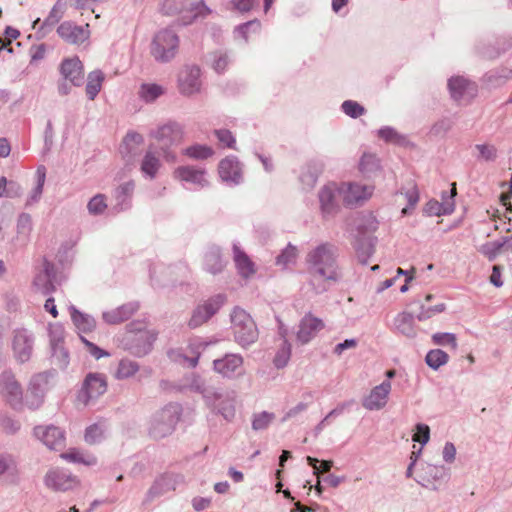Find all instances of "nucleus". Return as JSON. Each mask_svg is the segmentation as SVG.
<instances>
[{"instance_id": "64", "label": "nucleus", "mask_w": 512, "mask_h": 512, "mask_svg": "<svg viewBox=\"0 0 512 512\" xmlns=\"http://www.w3.org/2000/svg\"><path fill=\"white\" fill-rule=\"evenodd\" d=\"M452 128V122L448 118L441 119L433 124L430 134L434 136H443Z\"/></svg>"}, {"instance_id": "2", "label": "nucleus", "mask_w": 512, "mask_h": 512, "mask_svg": "<svg viewBox=\"0 0 512 512\" xmlns=\"http://www.w3.org/2000/svg\"><path fill=\"white\" fill-rule=\"evenodd\" d=\"M182 414L178 403H169L156 411L150 418L148 435L154 440L163 439L173 433Z\"/></svg>"}, {"instance_id": "23", "label": "nucleus", "mask_w": 512, "mask_h": 512, "mask_svg": "<svg viewBox=\"0 0 512 512\" xmlns=\"http://www.w3.org/2000/svg\"><path fill=\"white\" fill-rule=\"evenodd\" d=\"M59 36L70 44H81L89 37V31L82 26L66 21L57 28Z\"/></svg>"}, {"instance_id": "54", "label": "nucleus", "mask_w": 512, "mask_h": 512, "mask_svg": "<svg viewBox=\"0 0 512 512\" xmlns=\"http://www.w3.org/2000/svg\"><path fill=\"white\" fill-rule=\"evenodd\" d=\"M260 29L261 22L258 19H254L238 25L235 28V33H238L245 40V42H248V33H258Z\"/></svg>"}, {"instance_id": "43", "label": "nucleus", "mask_w": 512, "mask_h": 512, "mask_svg": "<svg viewBox=\"0 0 512 512\" xmlns=\"http://www.w3.org/2000/svg\"><path fill=\"white\" fill-rule=\"evenodd\" d=\"M139 371V364L130 359H122L118 364L115 376L117 379H127L134 376Z\"/></svg>"}, {"instance_id": "7", "label": "nucleus", "mask_w": 512, "mask_h": 512, "mask_svg": "<svg viewBox=\"0 0 512 512\" xmlns=\"http://www.w3.org/2000/svg\"><path fill=\"white\" fill-rule=\"evenodd\" d=\"M178 46L177 34L173 30L163 29L153 37L150 52L157 62L166 63L175 57Z\"/></svg>"}, {"instance_id": "12", "label": "nucleus", "mask_w": 512, "mask_h": 512, "mask_svg": "<svg viewBox=\"0 0 512 512\" xmlns=\"http://www.w3.org/2000/svg\"><path fill=\"white\" fill-rule=\"evenodd\" d=\"M12 348L17 361L24 363L30 360L32 356V335L26 328L16 329Z\"/></svg>"}, {"instance_id": "31", "label": "nucleus", "mask_w": 512, "mask_h": 512, "mask_svg": "<svg viewBox=\"0 0 512 512\" xmlns=\"http://www.w3.org/2000/svg\"><path fill=\"white\" fill-rule=\"evenodd\" d=\"M71 320L79 332H92L96 327L95 319L86 313L79 311L75 306L69 307Z\"/></svg>"}, {"instance_id": "28", "label": "nucleus", "mask_w": 512, "mask_h": 512, "mask_svg": "<svg viewBox=\"0 0 512 512\" xmlns=\"http://www.w3.org/2000/svg\"><path fill=\"white\" fill-rule=\"evenodd\" d=\"M52 349V362L61 370H64L69 365V352L63 346L62 331L58 335H53L51 338Z\"/></svg>"}, {"instance_id": "4", "label": "nucleus", "mask_w": 512, "mask_h": 512, "mask_svg": "<svg viewBox=\"0 0 512 512\" xmlns=\"http://www.w3.org/2000/svg\"><path fill=\"white\" fill-rule=\"evenodd\" d=\"M231 328L235 341L247 347L257 341L259 332L253 318L242 308L236 307L231 313Z\"/></svg>"}, {"instance_id": "36", "label": "nucleus", "mask_w": 512, "mask_h": 512, "mask_svg": "<svg viewBox=\"0 0 512 512\" xmlns=\"http://www.w3.org/2000/svg\"><path fill=\"white\" fill-rule=\"evenodd\" d=\"M54 376V371H46L34 376V399L39 397L42 400L44 394L52 387L51 380Z\"/></svg>"}, {"instance_id": "47", "label": "nucleus", "mask_w": 512, "mask_h": 512, "mask_svg": "<svg viewBox=\"0 0 512 512\" xmlns=\"http://www.w3.org/2000/svg\"><path fill=\"white\" fill-rule=\"evenodd\" d=\"M359 169L363 173H374L380 169V160L375 154L364 153L360 159Z\"/></svg>"}, {"instance_id": "6", "label": "nucleus", "mask_w": 512, "mask_h": 512, "mask_svg": "<svg viewBox=\"0 0 512 512\" xmlns=\"http://www.w3.org/2000/svg\"><path fill=\"white\" fill-rule=\"evenodd\" d=\"M237 393L232 389L216 387L205 405L215 415L232 422L236 415Z\"/></svg>"}, {"instance_id": "61", "label": "nucleus", "mask_w": 512, "mask_h": 512, "mask_svg": "<svg viewBox=\"0 0 512 512\" xmlns=\"http://www.w3.org/2000/svg\"><path fill=\"white\" fill-rule=\"evenodd\" d=\"M416 432L412 436L414 442H419L422 445L428 443L430 439V428L427 424L418 423L415 426Z\"/></svg>"}, {"instance_id": "25", "label": "nucleus", "mask_w": 512, "mask_h": 512, "mask_svg": "<svg viewBox=\"0 0 512 512\" xmlns=\"http://www.w3.org/2000/svg\"><path fill=\"white\" fill-rule=\"evenodd\" d=\"M242 364L243 358L238 354H226L223 358L213 361L214 370L227 378L233 377Z\"/></svg>"}, {"instance_id": "22", "label": "nucleus", "mask_w": 512, "mask_h": 512, "mask_svg": "<svg viewBox=\"0 0 512 512\" xmlns=\"http://www.w3.org/2000/svg\"><path fill=\"white\" fill-rule=\"evenodd\" d=\"M107 390L106 377L100 373H89L82 386V391L85 393L87 401L89 399L98 398L103 395Z\"/></svg>"}, {"instance_id": "15", "label": "nucleus", "mask_w": 512, "mask_h": 512, "mask_svg": "<svg viewBox=\"0 0 512 512\" xmlns=\"http://www.w3.org/2000/svg\"><path fill=\"white\" fill-rule=\"evenodd\" d=\"M201 70L198 66H188L179 75V90L181 94L190 96L200 91Z\"/></svg>"}, {"instance_id": "53", "label": "nucleus", "mask_w": 512, "mask_h": 512, "mask_svg": "<svg viewBox=\"0 0 512 512\" xmlns=\"http://www.w3.org/2000/svg\"><path fill=\"white\" fill-rule=\"evenodd\" d=\"M107 208L106 197L104 194H96L87 204V209L91 215H101Z\"/></svg>"}, {"instance_id": "57", "label": "nucleus", "mask_w": 512, "mask_h": 512, "mask_svg": "<svg viewBox=\"0 0 512 512\" xmlns=\"http://www.w3.org/2000/svg\"><path fill=\"white\" fill-rule=\"evenodd\" d=\"M104 436L103 428L98 424H92L85 430L84 439L88 444L98 443Z\"/></svg>"}, {"instance_id": "27", "label": "nucleus", "mask_w": 512, "mask_h": 512, "mask_svg": "<svg viewBox=\"0 0 512 512\" xmlns=\"http://www.w3.org/2000/svg\"><path fill=\"white\" fill-rule=\"evenodd\" d=\"M138 309L137 302H129L114 310L104 312L103 319L108 324H119L128 320Z\"/></svg>"}, {"instance_id": "37", "label": "nucleus", "mask_w": 512, "mask_h": 512, "mask_svg": "<svg viewBox=\"0 0 512 512\" xmlns=\"http://www.w3.org/2000/svg\"><path fill=\"white\" fill-rule=\"evenodd\" d=\"M187 388L192 392L201 394L204 402L206 403L207 399L211 396L216 387L207 384L199 375H192L188 379Z\"/></svg>"}, {"instance_id": "24", "label": "nucleus", "mask_w": 512, "mask_h": 512, "mask_svg": "<svg viewBox=\"0 0 512 512\" xmlns=\"http://www.w3.org/2000/svg\"><path fill=\"white\" fill-rule=\"evenodd\" d=\"M174 176L181 181H185L199 187H205L208 185L206 170L203 168H197L190 165L179 166L174 171Z\"/></svg>"}, {"instance_id": "34", "label": "nucleus", "mask_w": 512, "mask_h": 512, "mask_svg": "<svg viewBox=\"0 0 512 512\" xmlns=\"http://www.w3.org/2000/svg\"><path fill=\"white\" fill-rule=\"evenodd\" d=\"M396 330L407 338H414L417 334L414 327V316L407 312L397 315L394 320Z\"/></svg>"}, {"instance_id": "56", "label": "nucleus", "mask_w": 512, "mask_h": 512, "mask_svg": "<svg viewBox=\"0 0 512 512\" xmlns=\"http://www.w3.org/2000/svg\"><path fill=\"white\" fill-rule=\"evenodd\" d=\"M445 309L446 306L444 303H440L431 307H426L424 304H421L420 312L417 314L416 318L419 321H425L432 318L436 314L444 312Z\"/></svg>"}, {"instance_id": "17", "label": "nucleus", "mask_w": 512, "mask_h": 512, "mask_svg": "<svg viewBox=\"0 0 512 512\" xmlns=\"http://www.w3.org/2000/svg\"><path fill=\"white\" fill-rule=\"evenodd\" d=\"M324 328V323L321 319L313 316L311 313L306 314L299 323L297 331V340L301 344H307L311 341L316 334Z\"/></svg>"}, {"instance_id": "62", "label": "nucleus", "mask_w": 512, "mask_h": 512, "mask_svg": "<svg viewBox=\"0 0 512 512\" xmlns=\"http://www.w3.org/2000/svg\"><path fill=\"white\" fill-rule=\"evenodd\" d=\"M403 194L408 202V207L403 208L401 213L403 215H407V214H409V209L414 208L415 205L418 203L419 192H418L417 187L414 185L410 189L406 190Z\"/></svg>"}, {"instance_id": "59", "label": "nucleus", "mask_w": 512, "mask_h": 512, "mask_svg": "<svg viewBox=\"0 0 512 512\" xmlns=\"http://www.w3.org/2000/svg\"><path fill=\"white\" fill-rule=\"evenodd\" d=\"M475 148L479 151V159L487 162H494L497 159V149L494 145L477 144Z\"/></svg>"}, {"instance_id": "13", "label": "nucleus", "mask_w": 512, "mask_h": 512, "mask_svg": "<svg viewBox=\"0 0 512 512\" xmlns=\"http://www.w3.org/2000/svg\"><path fill=\"white\" fill-rule=\"evenodd\" d=\"M181 480V476L173 473H164L155 479L151 487L148 489L145 502H150L154 498L159 497L169 491H174Z\"/></svg>"}, {"instance_id": "40", "label": "nucleus", "mask_w": 512, "mask_h": 512, "mask_svg": "<svg viewBox=\"0 0 512 512\" xmlns=\"http://www.w3.org/2000/svg\"><path fill=\"white\" fill-rule=\"evenodd\" d=\"M65 8V3L61 0H58L46 20L44 21L43 25L40 27L38 33L40 34L39 37H43L45 35L46 30L51 29L54 24H56L63 15Z\"/></svg>"}, {"instance_id": "42", "label": "nucleus", "mask_w": 512, "mask_h": 512, "mask_svg": "<svg viewBox=\"0 0 512 512\" xmlns=\"http://www.w3.org/2000/svg\"><path fill=\"white\" fill-rule=\"evenodd\" d=\"M164 93V88L155 83H143L138 91L139 97L146 103L155 101Z\"/></svg>"}, {"instance_id": "50", "label": "nucleus", "mask_w": 512, "mask_h": 512, "mask_svg": "<svg viewBox=\"0 0 512 512\" xmlns=\"http://www.w3.org/2000/svg\"><path fill=\"white\" fill-rule=\"evenodd\" d=\"M210 58L212 68L219 74L223 73L226 70L230 62L227 52L220 50L211 53Z\"/></svg>"}, {"instance_id": "46", "label": "nucleus", "mask_w": 512, "mask_h": 512, "mask_svg": "<svg viewBox=\"0 0 512 512\" xmlns=\"http://www.w3.org/2000/svg\"><path fill=\"white\" fill-rule=\"evenodd\" d=\"M282 336L284 338L282 345L278 349V351L273 359V363H274L275 367L278 369L285 367L288 364L290 357H291V344L285 338L284 334H282Z\"/></svg>"}, {"instance_id": "51", "label": "nucleus", "mask_w": 512, "mask_h": 512, "mask_svg": "<svg viewBox=\"0 0 512 512\" xmlns=\"http://www.w3.org/2000/svg\"><path fill=\"white\" fill-rule=\"evenodd\" d=\"M297 255V248L288 244V246L276 257V264L287 267L288 265L296 262Z\"/></svg>"}, {"instance_id": "21", "label": "nucleus", "mask_w": 512, "mask_h": 512, "mask_svg": "<svg viewBox=\"0 0 512 512\" xmlns=\"http://www.w3.org/2000/svg\"><path fill=\"white\" fill-rule=\"evenodd\" d=\"M448 88L455 101L462 100L466 95L474 97L477 93V85L462 76L451 77L448 80Z\"/></svg>"}, {"instance_id": "39", "label": "nucleus", "mask_w": 512, "mask_h": 512, "mask_svg": "<svg viewBox=\"0 0 512 512\" xmlns=\"http://www.w3.org/2000/svg\"><path fill=\"white\" fill-rule=\"evenodd\" d=\"M105 79L101 70H94L88 74L86 84V94L90 100H94L101 90L102 83Z\"/></svg>"}, {"instance_id": "29", "label": "nucleus", "mask_w": 512, "mask_h": 512, "mask_svg": "<svg viewBox=\"0 0 512 512\" xmlns=\"http://www.w3.org/2000/svg\"><path fill=\"white\" fill-rule=\"evenodd\" d=\"M336 189L334 185H325L319 191L318 197L321 211L324 217H330L336 214L338 206L335 200Z\"/></svg>"}, {"instance_id": "32", "label": "nucleus", "mask_w": 512, "mask_h": 512, "mask_svg": "<svg viewBox=\"0 0 512 512\" xmlns=\"http://www.w3.org/2000/svg\"><path fill=\"white\" fill-rule=\"evenodd\" d=\"M225 267V263L222 259L221 251L218 247H211L205 253L204 257V268L207 272L215 275Z\"/></svg>"}, {"instance_id": "14", "label": "nucleus", "mask_w": 512, "mask_h": 512, "mask_svg": "<svg viewBox=\"0 0 512 512\" xmlns=\"http://www.w3.org/2000/svg\"><path fill=\"white\" fill-rule=\"evenodd\" d=\"M391 391V382L384 380L380 385L375 386L362 400V406L369 411H376L384 408L388 402Z\"/></svg>"}, {"instance_id": "20", "label": "nucleus", "mask_w": 512, "mask_h": 512, "mask_svg": "<svg viewBox=\"0 0 512 512\" xmlns=\"http://www.w3.org/2000/svg\"><path fill=\"white\" fill-rule=\"evenodd\" d=\"M34 435L37 436L43 444L51 450H57L64 446V432L53 425L34 428Z\"/></svg>"}, {"instance_id": "8", "label": "nucleus", "mask_w": 512, "mask_h": 512, "mask_svg": "<svg viewBox=\"0 0 512 512\" xmlns=\"http://www.w3.org/2000/svg\"><path fill=\"white\" fill-rule=\"evenodd\" d=\"M227 296L225 294H216L202 304H199L192 312V316L188 322L191 329H195L209 321L225 304Z\"/></svg>"}, {"instance_id": "60", "label": "nucleus", "mask_w": 512, "mask_h": 512, "mask_svg": "<svg viewBox=\"0 0 512 512\" xmlns=\"http://www.w3.org/2000/svg\"><path fill=\"white\" fill-rule=\"evenodd\" d=\"M378 136L386 142L400 144L404 137L400 135L394 128L385 126L379 129Z\"/></svg>"}, {"instance_id": "48", "label": "nucleus", "mask_w": 512, "mask_h": 512, "mask_svg": "<svg viewBox=\"0 0 512 512\" xmlns=\"http://www.w3.org/2000/svg\"><path fill=\"white\" fill-rule=\"evenodd\" d=\"M135 184L133 181L125 182L119 185L115 190V199L117 206H120V210H123L124 203L131 198Z\"/></svg>"}, {"instance_id": "33", "label": "nucleus", "mask_w": 512, "mask_h": 512, "mask_svg": "<svg viewBox=\"0 0 512 512\" xmlns=\"http://www.w3.org/2000/svg\"><path fill=\"white\" fill-rule=\"evenodd\" d=\"M233 254L236 267L242 277L248 278L255 273L254 263L236 244L233 245Z\"/></svg>"}, {"instance_id": "58", "label": "nucleus", "mask_w": 512, "mask_h": 512, "mask_svg": "<svg viewBox=\"0 0 512 512\" xmlns=\"http://www.w3.org/2000/svg\"><path fill=\"white\" fill-rule=\"evenodd\" d=\"M341 108L343 112L351 118H358L366 112L362 105L353 100L344 101Z\"/></svg>"}, {"instance_id": "9", "label": "nucleus", "mask_w": 512, "mask_h": 512, "mask_svg": "<svg viewBox=\"0 0 512 512\" xmlns=\"http://www.w3.org/2000/svg\"><path fill=\"white\" fill-rule=\"evenodd\" d=\"M44 481L48 488L62 492L74 490L81 484V481L77 476L61 468L49 470Z\"/></svg>"}, {"instance_id": "19", "label": "nucleus", "mask_w": 512, "mask_h": 512, "mask_svg": "<svg viewBox=\"0 0 512 512\" xmlns=\"http://www.w3.org/2000/svg\"><path fill=\"white\" fill-rule=\"evenodd\" d=\"M156 336L154 332L139 330V332L131 338L128 350L134 356L143 357L152 350Z\"/></svg>"}, {"instance_id": "41", "label": "nucleus", "mask_w": 512, "mask_h": 512, "mask_svg": "<svg viewBox=\"0 0 512 512\" xmlns=\"http://www.w3.org/2000/svg\"><path fill=\"white\" fill-rule=\"evenodd\" d=\"M454 210V203L445 200L443 203L437 200H430L424 207V212L428 216H440L452 213Z\"/></svg>"}, {"instance_id": "1", "label": "nucleus", "mask_w": 512, "mask_h": 512, "mask_svg": "<svg viewBox=\"0 0 512 512\" xmlns=\"http://www.w3.org/2000/svg\"><path fill=\"white\" fill-rule=\"evenodd\" d=\"M338 256V248L330 242L321 243L306 254L308 285L315 294L327 292L341 280Z\"/></svg>"}, {"instance_id": "3", "label": "nucleus", "mask_w": 512, "mask_h": 512, "mask_svg": "<svg viewBox=\"0 0 512 512\" xmlns=\"http://www.w3.org/2000/svg\"><path fill=\"white\" fill-rule=\"evenodd\" d=\"M163 15L173 16L183 14L182 22L184 25L191 24L198 17H206L211 10L203 1L190 2L188 0H164L160 7Z\"/></svg>"}, {"instance_id": "16", "label": "nucleus", "mask_w": 512, "mask_h": 512, "mask_svg": "<svg viewBox=\"0 0 512 512\" xmlns=\"http://www.w3.org/2000/svg\"><path fill=\"white\" fill-rule=\"evenodd\" d=\"M63 80L74 86H81L84 81V68L78 57L64 59L60 65Z\"/></svg>"}, {"instance_id": "10", "label": "nucleus", "mask_w": 512, "mask_h": 512, "mask_svg": "<svg viewBox=\"0 0 512 512\" xmlns=\"http://www.w3.org/2000/svg\"><path fill=\"white\" fill-rule=\"evenodd\" d=\"M0 391L7 403L15 410L22 407V389L10 371L0 374Z\"/></svg>"}, {"instance_id": "26", "label": "nucleus", "mask_w": 512, "mask_h": 512, "mask_svg": "<svg viewBox=\"0 0 512 512\" xmlns=\"http://www.w3.org/2000/svg\"><path fill=\"white\" fill-rule=\"evenodd\" d=\"M324 164L319 160H312L308 162L300 173L299 179L306 190L312 189L320 174L323 172Z\"/></svg>"}, {"instance_id": "55", "label": "nucleus", "mask_w": 512, "mask_h": 512, "mask_svg": "<svg viewBox=\"0 0 512 512\" xmlns=\"http://www.w3.org/2000/svg\"><path fill=\"white\" fill-rule=\"evenodd\" d=\"M432 341L435 345L439 346L449 345L453 350H456L458 347L456 335L453 333H435L432 335Z\"/></svg>"}, {"instance_id": "49", "label": "nucleus", "mask_w": 512, "mask_h": 512, "mask_svg": "<svg viewBox=\"0 0 512 512\" xmlns=\"http://www.w3.org/2000/svg\"><path fill=\"white\" fill-rule=\"evenodd\" d=\"M509 239L507 237H503L499 240L488 242L482 247V252L485 254L490 261L494 260L496 256L499 254L500 250L508 244Z\"/></svg>"}, {"instance_id": "38", "label": "nucleus", "mask_w": 512, "mask_h": 512, "mask_svg": "<svg viewBox=\"0 0 512 512\" xmlns=\"http://www.w3.org/2000/svg\"><path fill=\"white\" fill-rule=\"evenodd\" d=\"M161 167V162L151 150L147 151L141 162V172L149 179H154Z\"/></svg>"}, {"instance_id": "11", "label": "nucleus", "mask_w": 512, "mask_h": 512, "mask_svg": "<svg viewBox=\"0 0 512 512\" xmlns=\"http://www.w3.org/2000/svg\"><path fill=\"white\" fill-rule=\"evenodd\" d=\"M337 191L342 195L343 203L353 207L366 201L372 195L373 187L359 183H342Z\"/></svg>"}, {"instance_id": "52", "label": "nucleus", "mask_w": 512, "mask_h": 512, "mask_svg": "<svg viewBox=\"0 0 512 512\" xmlns=\"http://www.w3.org/2000/svg\"><path fill=\"white\" fill-rule=\"evenodd\" d=\"M275 415L270 412H260L255 413L252 419V429L255 431H260L266 429L269 424L274 420Z\"/></svg>"}, {"instance_id": "35", "label": "nucleus", "mask_w": 512, "mask_h": 512, "mask_svg": "<svg viewBox=\"0 0 512 512\" xmlns=\"http://www.w3.org/2000/svg\"><path fill=\"white\" fill-rule=\"evenodd\" d=\"M60 457L68 462L86 466H93L97 463V459L94 455L85 453L77 448L68 449L66 452L62 453Z\"/></svg>"}, {"instance_id": "30", "label": "nucleus", "mask_w": 512, "mask_h": 512, "mask_svg": "<svg viewBox=\"0 0 512 512\" xmlns=\"http://www.w3.org/2000/svg\"><path fill=\"white\" fill-rule=\"evenodd\" d=\"M375 241L376 238L372 236L363 235L356 238L354 248L361 264H367L368 259L374 253Z\"/></svg>"}, {"instance_id": "18", "label": "nucleus", "mask_w": 512, "mask_h": 512, "mask_svg": "<svg viewBox=\"0 0 512 512\" xmlns=\"http://www.w3.org/2000/svg\"><path fill=\"white\" fill-rule=\"evenodd\" d=\"M218 172L224 182L237 185L242 181V168L234 156L222 159L218 166Z\"/></svg>"}, {"instance_id": "5", "label": "nucleus", "mask_w": 512, "mask_h": 512, "mask_svg": "<svg viewBox=\"0 0 512 512\" xmlns=\"http://www.w3.org/2000/svg\"><path fill=\"white\" fill-rule=\"evenodd\" d=\"M150 136L159 143V149L165 161L174 163L177 157L175 152L171 150V147L177 146L182 142V127L175 122H170L151 131Z\"/></svg>"}, {"instance_id": "63", "label": "nucleus", "mask_w": 512, "mask_h": 512, "mask_svg": "<svg viewBox=\"0 0 512 512\" xmlns=\"http://www.w3.org/2000/svg\"><path fill=\"white\" fill-rule=\"evenodd\" d=\"M0 425L3 430L8 434H15L19 431L21 425L17 420H14L10 416L1 415L0 416Z\"/></svg>"}, {"instance_id": "44", "label": "nucleus", "mask_w": 512, "mask_h": 512, "mask_svg": "<svg viewBox=\"0 0 512 512\" xmlns=\"http://www.w3.org/2000/svg\"><path fill=\"white\" fill-rule=\"evenodd\" d=\"M183 154L194 160H205L214 154V150L207 145L195 144L185 148Z\"/></svg>"}, {"instance_id": "45", "label": "nucleus", "mask_w": 512, "mask_h": 512, "mask_svg": "<svg viewBox=\"0 0 512 512\" xmlns=\"http://www.w3.org/2000/svg\"><path fill=\"white\" fill-rule=\"evenodd\" d=\"M448 360V354L441 349L430 350L425 357L426 364L434 370H437L439 367L445 365Z\"/></svg>"}]
</instances>
